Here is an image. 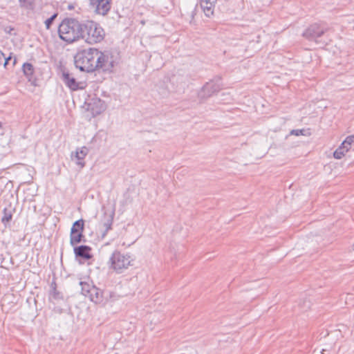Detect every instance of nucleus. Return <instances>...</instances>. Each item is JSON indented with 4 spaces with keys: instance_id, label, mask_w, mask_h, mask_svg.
<instances>
[{
    "instance_id": "f257e3e1",
    "label": "nucleus",
    "mask_w": 354,
    "mask_h": 354,
    "mask_svg": "<svg viewBox=\"0 0 354 354\" xmlns=\"http://www.w3.org/2000/svg\"><path fill=\"white\" fill-rule=\"evenodd\" d=\"M83 23L74 18L64 19L58 27L59 38L68 43H73L82 37Z\"/></svg>"
},
{
    "instance_id": "f03ea898",
    "label": "nucleus",
    "mask_w": 354,
    "mask_h": 354,
    "mask_svg": "<svg viewBox=\"0 0 354 354\" xmlns=\"http://www.w3.org/2000/svg\"><path fill=\"white\" fill-rule=\"evenodd\" d=\"M98 49L88 48L82 50L76 53L74 57V62L76 68L81 71L93 73L96 71V62Z\"/></svg>"
},
{
    "instance_id": "7ed1b4c3",
    "label": "nucleus",
    "mask_w": 354,
    "mask_h": 354,
    "mask_svg": "<svg viewBox=\"0 0 354 354\" xmlns=\"http://www.w3.org/2000/svg\"><path fill=\"white\" fill-rule=\"evenodd\" d=\"M105 31L104 28L94 21L83 22L82 29V39L88 44H95L104 40Z\"/></svg>"
},
{
    "instance_id": "20e7f679",
    "label": "nucleus",
    "mask_w": 354,
    "mask_h": 354,
    "mask_svg": "<svg viewBox=\"0 0 354 354\" xmlns=\"http://www.w3.org/2000/svg\"><path fill=\"white\" fill-rule=\"evenodd\" d=\"M96 62V71L112 72L114 66L118 63V54L110 50L100 51L98 53Z\"/></svg>"
},
{
    "instance_id": "39448f33",
    "label": "nucleus",
    "mask_w": 354,
    "mask_h": 354,
    "mask_svg": "<svg viewBox=\"0 0 354 354\" xmlns=\"http://www.w3.org/2000/svg\"><path fill=\"white\" fill-rule=\"evenodd\" d=\"M133 259L129 254L116 250L111 254L109 263L110 268L118 273H121L129 267Z\"/></svg>"
},
{
    "instance_id": "423d86ee",
    "label": "nucleus",
    "mask_w": 354,
    "mask_h": 354,
    "mask_svg": "<svg viewBox=\"0 0 354 354\" xmlns=\"http://www.w3.org/2000/svg\"><path fill=\"white\" fill-rule=\"evenodd\" d=\"M222 87L221 79L219 77L205 83L198 93L200 102H203L214 94L217 93L222 89Z\"/></svg>"
},
{
    "instance_id": "0eeeda50",
    "label": "nucleus",
    "mask_w": 354,
    "mask_h": 354,
    "mask_svg": "<svg viewBox=\"0 0 354 354\" xmlns=\"http://www.w3.org/2000/svg\"><path fill=\"white\" fill-rule=\"evenodd\" d=\"M328 30V28L325 23H314L305 30L302 33V36L309 41H316L317 38L322 37Z\"/></svg>"
},
{
    "instance_id": "6e6552de",
    "label": "nucleus",
    "mask_w": 354,
    "mask_h": 354,
    "mask_svg": "<svg viewBox=\"0 0 354 354\" xmlns=\"http://www.w3.org/2000/svg\"><path fill=\"white\" fill-rule=\"evenodd\" d=\"M87 110L89 111L93 116H97L102 113L105 109V104L103 100L100 98H92L86 104Z\"/></svg>"
},
{
    "instance_id": "1a4fd4ad",
    "label": "nucleus",
    "mask_w": 354,
    "mask_h": 354,
    "mask_svg": "<svg viewBox=\"0 0 354 354\" xmlns=\"http://www.w3.org/2000/svg\"><path fill=\"white\" fill-rule=\"evenodd\" d=\"M62 79L66 86L73 91L82 88L80 86V83L77 82L73 74L66 70L62 71Z\"/></svg>"
},
{
    "instance_id": "9d476101",
    "label": "nucleus",
    "mask_w": 354,
    "mask_h": 354,
    "mask_svg": "<svg viewBox=\"0 0 354 354\" xmlns=\"http://www.w3.org/2000/svg\"><path fill=\"white\" fill-rule=\"evenodd\" d=\"M73 250L76 257H80L86 260L92 257V255L90 254L91 248L88 245H82L76 246L74 248Z\"/></svg>"
},
{
    "instance_id": "9b49d317",
    "label": "nucleus",
    "mask_w": 354,
    "mask_h": 354,
    "mask_svg": "<svg viewBox=\"0 0 354 354\" xmlns=\"http://www.w3.org/2000/svg\"><path fill=\"white\" fill-rule=\"evenodd\" d=\"M90 300L95 304H104V291L94 286L92 288L91 293L88 295Z\"/></svg>"
},
{
    "instance_id": "f8f14e48",
    "label": "nucleus",
    "mask_w": 354,
    "mask_h": 354,
    "mask_svg": "<svg viewBox=\"0 0 354 354\" xmlns=\"http://www.w3.org/2000/svg\"><path fill=\"white\" fill-rule=\"evenodd\" d=\"M217 0H200V4L207 17L213 15L214 8Z\"/></svg>"
},
{
    "instance_id": "ddd939ff",
    "label": "nucleus",
    "mask_w": 354,
    "mask_h": 354,
    "mask_svg": "<svg viewBox=\"0 0 354 354\" xmlns=\"http://www.w3.org/2000/svg\"><path fill=\"white\" fill-rule=\"evenodd\" d=\"M88 152V149L86 147H83L82 148L77 149L75 151V158L77 159V165L80 166L81 168H83L85 165V162L84 161L86 156Z\"/></svg>"
},
{
    "instance_id": "4468645a",
    "label": "nucleus",
    "mask_w": 354,
    "mask_h": 354,
    "mask_svg": "<svg viewBox=\"0 0 354 354\" xmlns=\"http://www.w3.org/2000/svg\"><path fill=\"white\" fill-rule=\"evenodd\" d=\"M115 215V210L113 209L109 214L104 212V218L103 221V226L105 230L103 233V236H105L109 230L111 229V226L113 221V217Z\"/></svg>"
},
{
    "instance_id": "2eb2a0df",
    "label": "nucleus",
    "mask_w": 354,
    "mask_h": 354,
    "mask_svg": "<svg viewBox=\"0 0 354 354\" xmlns=\"http://www.w3.org/2000/svg\"><path fill=\"white\" fill-rule=\"evenodd\" d=\"M96 11L100 15H106L110 10V1L109 0H96Z\"/></svg>"
},
{
    "instance_id": "dca6fc26",
    "label": "nucleus",
    "mask_w": 354,
    "mask_h": 354,
    "mask_svg": "<svg viewBox=\"0 0 354 354\" xmlns=\"http://www.w3.org/2000/svg\"><path fill=\"white\" fill-rule=\"evenodd\" d=\"M83 232L84 231H79L78 232H75L74 234H72V232H71L70 243L71 245H75L77 243H80L82 241H86L84 236L83 234Z\"/></svg>"
},
{
    "instance_id": "f3484780",
    "label": "nucleus",
    "mask_w": 354,
    "mask_h": 354,
    "mask_svg": "<svg viewBox=\"0 0 354 354\" xmlns=\"http://www.w3.org/2000/svg\"><path fill=\"white\" fill-rule=\"evenodd\" d=\"M119 298V296L114 292L104 290V304L108 301H114Z\"/></svg>"
},
{
    "instance_id": "a211bd4d",
    "label": "nucleus",
    "mask_w": 354,
    "mask_h": 354,
    "mask_svg": "<svg viewBox=\"0 0 354 354\" xmlns=\"http://www.w3.org/2000/svg\"><path fill=\"white\" fill-rule=\"evenodd\" d=\"M84 221L83 219H80L78 221H76L71 229V232H72V234H74L75 232H78L79 231H84Z\"/></svg>"
},
{
    "instance_id": "6ab92c4d",
    "label": "nucleus",
    "mask_w": 354,
    "mask_h": 354,
    "mask_svg": "<svg viewBox=\"0 0 354 354\" xmlns=\"http://www.w3.org/2000/svg\"><path fill=\"white\" fill-rule=\"evenodd\" d=\"M80 285L81 286L82 288V294L84 295L85 297H88L89 293H91L92 288H94L95 286L84 281H80Z\"/></svg>"
},
{
    "instance_id": "aec40b11",
    "label": "nucleus",
    "mask_w": 354,
    "mask_h": 354,
    "mask_svg": "<svg viewBox=\"0 0 354 354\" xmlns=\"http://www.w3.org/2000/svg\"><path fill=\"white\" fill-rule=\"evenodd\" d=\"M12 218V214L10 209L4 208L3 210V216L1 218V222L6 225Z\"/></svg>"
},
{
    "instance_id": "412c9836",
    "label": "nucleus",
    "mask_w": 354,
    "mask_h": 354,
    "mask_svg": "<svg viewBox=\"0 0 354 354\" xmlns=\"http://www.w3.org/2000/svg\"><path fill=\"white\" fill-rule=\"evenodd\" d=\"M23 71L26 76L31 77L34 73V67L32 64L25 63L23 65Z\"/></svg>"
},
{
    "instance_id": "4be33fe9",
    "label": "nucleus",
    "mask_w": 354,
    "mask_h": 354,
    "mask_svg": "<svg viewBox=\"0 0 354 354\" xmlns=\"http://www.w3.org/2000/svg\"><path fill=\"white\" fill-rule=\"evenodd\" d=\"M20 6L27 10H32L34 8L35 0H19Z\"/></svg>"
},
{
    "instance_id": "5701e85b",
    "label": "nucleus",
    "mask_w": 354,
    "mask_h": 354,
    "mask_svg": "<svg viewBox=\"0 0 354 354\" xmlns=\"http://www.w3.org/2000/svg\"><path fill=\"white\" fill-rule=\"evenodd\" d=\"M346 152V149L339 146L333 153V156L336 159H341Z\"/></svg>"
},
{
    "instance_id": "b1692460",
    "label": "nucleus",
    "mask_w": 354,
    "mask_h": 354,
    "mask_svg": "<svg viewBox=\"0 0 354 354\" xmlns=\"http://www.w3.org/2000/svg\"><path fill=\"white\" fill-rule=\"evenodd\" d=\"M50 296L55 300H60L64 299L63 294L58 291L57 289H55L54 290H50Z\"/></svg>"
},
{
    "instance_id": "393cba45",
    "label": "nucleus",
    "mask_w": 354,
    "mask_h": 354,
    "mask_svg": "<svg viewBox=\"0 0 354 354\" xmlns=\"http://www.w3.org/2000/svg\"><path fill=\"white\" fill-rule=\"evenodd\" d=\"M57 17V13H55L50 18L47 19L45 21V26H46V29H48V30L50 29L52 24L53 23L54 20L56 19Z\"/></svg>"
},
{
    "instance_id": "a878e982",
    "label": "nucleus",
    "mask_w": 354,
    "mask_h": 354,
    "mask_svg": "<svg viewBox=\"0 0 354 354\" xmlns=\"http://www.w3.org/2000/svg\"><path fill=\"white\" fill-rule=\"evenodd\" d=\"M353 143H354V135L349 136L346 137V138L344 141V145L349 144L351 145Z\"/></svg>"
},
{
    "instance_id": "bb28decb",
    "label": "nucleus",
    "mask_w": 354,
    "mask_h": 354,
    "mask_svg": "<svg viewBox=\"0 0 354 354\" xmlns=\"http://www.w3.org/2000/svg\"><path fill=\"white\" fill-rule=\"evenodd\" d=\"M304 129H295L292 130L291 134L295 135V136H300V135H304Z\"/></svg>"
},
{
    "instance_id": "cd10ccee",
    "label": "nucleus",
    "mask_w": 354,
    "mask_h": 354,
    "mask_svg": "<svg viewBox=\"0 0 354 354\" xmlns=\"http://www.w3.org/2000/svg\"><path fill=\"white\" fill-rule=\"evenodd\" d=\"M343 149H346V152L351 149V145L349 144L344 145V142L340 145Z\"/></svg>"
},
{
    "instance_id": "c85d7f7f",
    "label": "nucleus",
    "mask_w": 354,
    "mask_h": 354,
    "mask_svg": "<svg viewBox=\"0 0 354 354\" xmlns=\"http://www.w3.org/2000/svg\"><path fill=\"white\" fill-rule=\"evenodd\" d=\"M12 59V56L10 55L9 57H5V63H4V66H6L7 64H8V62H10V60Z\"/></svg>"
},
{
    "instance_id": "c756f323",
    "label": "nucleus",
    "mask_w": 354,
    "mask_h": 354,
    "mask_svg": "<svg viewBox=\"0 0 354 354\" xmlns=\"http://www.w3.org/2000/svg\"><path fill=\"white\" fill-rule=\"evenodd\" d=\"M50 288L51 290H54L55 289H57V284L55 281H53L50 284Z\"/></svg>"
},
{
    "instance_id": "7c9ffc66",
    "label": "nucleus",
    "mask_w": 354,
    "mask_h": 354,
    "mask_svg": "<svg viewBox=\"0 0 354 354\" xmlns=\"http://www.w3.org/2000/svg\"><path fill=\"white\" fill-rule=\"evenodd\" d=\"M14 30V28H12V27H10V26H9V27H7V28L5 29V31H6V32H8V33H10V34H11V31H12V30Z\"/></svg>"
},
{
    "instance_id": "2f4dec72",
    "label": "nucleus",
    "mask_w": 354,
    "mask_h": 354,
    "mask_svg": "<svg viewBox=\"0 0 354 354\" xmlns=\"http://www.w3.org/2000/svg\"><path fill=\"white\" fill-rule=\"evenodd\" d=\"M16 62H17V58L15 57L14 60H13V65H15Z\"/></svg>"
},
{
    "instance_id": "473e14b6",
    "label": "nucleus",
    "mask_w": 354,
    "mask_h": 354,
    "mask_svg": "<svg viewBox=\"0 0 354 354\" xmlns=\"http://www.w3.org/2000/svg\"><path fill=\"white\" fill-rule=\"evenodd\" d=\"M1 125H2V124H1V122H0V127H1Z\"/></svg>"
}]
</instances>
